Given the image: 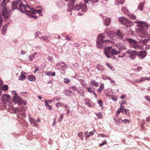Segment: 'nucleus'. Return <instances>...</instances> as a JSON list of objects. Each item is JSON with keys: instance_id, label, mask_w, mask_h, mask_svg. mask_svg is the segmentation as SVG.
Here are the masks:
<instances>
[{"instance_id": "nucleus-42", "label": "nucleus", "mask_w": 150, "mask_h": 150, "mask_svg": "<svg viewBox=\"0 0 150 150\" xmlns=\"http://www.w3.org/2000/svg\"><path fill=\"white\" fill-rule=\"evenodd\" d=\"M116 1L118 4L120 3L121 4H122L124 1V0H116Z\"/></svg>"}, {"instance_id": "nucleus-4", "label": "nucleus", "mask_w": 150, "mask_h": 150, "mask_svg": "<svg viewBox=\"0 0 150 150\" xmlns=\"http://www.w3.org/2000/svg\"><path fill=\"white\" fill-rule=\"evenodd\" d=\"M0 9L1 11L2 16L0 15V27L1 26L2 22V16L4 18L7 19L8 18L9 16L6 7L1 6L0 7Z\"/></svg>"}, {"instance_id": "nucleus-34", "label": "nucleus", "mask_w": 150, "mask_h": 150, "mask_svg": "<svg viewBox=\"0 0 150 150\" xmlns=\"http://www.w3.org/2000/svg\"><path fill=\"white\" fill-rule=\"evenodd\" d=\"M148 40L146 39L143 40H141L140 41V42L143 43L145 45L146 43L148 42Z\"/></svg>"}, {"instance_id": "nucleus-30", "label": "nucleus", "mask_w": 150, "mask_h": 150, "mask_svg": "<svg viewBox=\"0 0 150 150\" xmlns=\"http://www.w3.org/2000/svg\"><path fill=\"white\" fill-rule=\"evenodd\" d=\"M6 0H3V1L1 3V5L0 7L2 6H5L6 4Z\"/></svg>"}, {"instance_id": "nucleus-31", "label": "nucleus", "mask_w": 150, "mask_h": 150, "mask_svg": "<svg viewBox=\"0 0 150 150\" xmlns=\"http://www.w3.org/2000/svg\"><path fill=\"white\" fill-rule=\"evenodd\" d=\"M8 86L7 85H4L2 88V90L4 91H6L8 89Z\"/></svg>"}, {"instance_id": "nucleus-53", "label": "nucleus", "mask_w": 150, "mask_h": 150, "mask_svg": "<svg viewBox=\"0 0 150 150\" xmlns=\"http://www.w3.org/2000/svg\"><path fill=\"white\" fill-rule=\"evenodd\" d=\"M34 14H32L29 15V16H30L31 17H33L34 18H37V16H34L33 15Z\"/></svg>"}, {"instance_id": "nucleus-22", "label": "nucleus", "mask_w": 150, "mask_h": 150, "mask_svg": "<svg viewBox=\"0 0 150 150\" xmlns=\"http://www.w3.org/2000/svg\"><path fill=\"white\" fill-rule=\"evenodd\" d=\"M104 33L107 34V35L109 36L110 35L112 34V32L111 31H110L109 29H106L105 31L104 32Z\"/></svg>"}, {"instance_id": "nucleus-2", "label": "nucleus", "mask_w": 150, "mask_h": 150, "mask_svg": "<svg viewBox=\"0 0 150 150\" xmlns=\"http://www.w3.org/2000/svg\"><path fill=\"white\" fill-rule=\"evenodd\" d=\"M12 93L13 96L12 100L13 102H14L15 103L19 105H21L22 104H26L25 102L23 101V100L19 96L16 91H12Z\"/></svg>"}, {"instance_id": "nucleus-32", "label": "nucleus", "mask_w": 150, "mask_h": 150, "mask_svg": "<svg viewBox=\"0 0 150 150\" xmlns=\"http://www.w3.org/2000/svg\"><path fill=\"white\" fill-rule=\"evenodd\" d=\"M129 16L130 18H131V19L132 20L135 19L136 18V16L134 15L133 14L129 15Z\"/></svg>"}, {"instance_id": "nucleus-36", "label": "nucleus", "mask_w": 150, "mask_h": 150, "mask_svg": "<svg viewBox=\"0 0 150 150\" xmlns=\"http://www.w3.org/2000/svg\"><path fill=\"white\" fill-rule=\"evenodd\" d=\"M12 109L13 111L14 112V113H16V112L18 111L19 112V113L20 114V112H19L18 111V109L17 108H12Z\"/></svg>"}, {"instance_id": "nucleus-38", "label": "nucleus", "mask_w": 150, "mask_h": 150, "mask_svg": "<svg viewBox=\"0 0 150 150\" xmlns=\"http://www.w3.org/2000/svg\"><path fill=\"white\" fill-rule=\"evenodd\" d=\"M70 88L74 91H77V89L76 87L75 86H72L70 87Z\"/></svg>"}, {"instance_id": "nucleus-15", "label": "nucleus", "mask_w": 150, "mask_h": 150, "mask_svg": "<svg viewBox=\"0 0 150 150\" xmlns=\"http://www.w3.org/2000/svg\"><path fill=\"white\" fill-rule=\"evenodd\" d=\"M116 35L119 39L122 40L123 39V36L120 30H118L117 33Z\"/></svg>"}, {"instance_id": "nucleus-6", "label": "nucleus", "mask_w": 150, "mask_h": 150, "mask_svg": "<svg viewBox=\"0 0 150 150\" xmlns=\"http://www.w3.org/2000/svg\"><path fill=\"white\" fill-rule=\"evenodd\" d=\"M136 23H138L137 26L140 29L142 32L147 30L148 28V24L146 22L142 21L136 22Z\"/></svg>"}, {"instance_id": "nucleus-44", "label": "nucleus", "mask_w": 150, "mask_h": 150, "mask_svg": "<svg viewBox=\"0 0 150 150\" xmlns=\"http://www.w3.org/2000/svg\"><path fill=\"white\" fill-rule=\"evenodd\" d=\"M34 58V55L33 54L29 56V59L31 60H33Z\"/></svg>"}, {"instance_id": "nucleus-45", "label": "nucleus", "mask_w": 150, "mask_h": 150, "mask_svg": "<svg viewBox=\"0 0 150 150\" xmlns=\"http://www.w3.org/2000/svg\"><path fill=\"white\" fill-rule=\"evenodd\" d=\"M87 91L89 93H93L94 92V91L92 90V89L91 88H87Z\"/></svg>"}, {"instance_id": "nucleus-12", "label": "nucleus", "mask_w": 150, "mask_h": 150, "mask_svg": "<svg viewBox=\"0 0 150 150\" xmlns=\"http://www.w3.org/2000/svg\"><path fill=\"white\" fill-rule=\"evenodd\" d=\"M42 11L40 10H38L37 11H35L34 10H33L32 11H27L26 10V13L27 15H29L32 14H36L37 13H38L39 14H40Z\"/></svg>"}, {"instance_id": "nucleus-43", "label": "nucleus", "mask_w": 150, "mask_h": 150, "mask_svg": "<svg viewBox=\"0 0 150 150\" xmlns=\"http://www.w3.org/2000/svg\"><path fill=\"white\" fill-rule=\"evenodd\" d=\"M45 74L48 76H50L51 75V72L50 71H47L45 72Z\"/></svg>"}, {"instance_id": "nucleus-11", "label": "nucleus", "mask_w": 150, "mask_h": 150, "mask_svg": "<svg viewBox=\"0 0 150 150\" xmlns=\"http://www.w3.org/2000/svg\"><path fill=\"white\" fill-rule=\"evenodd\" d=\"M105 38V35L103 34H99L98 37V40L97 42L98 43L102 42L104 43L105 41L103 40Z\"/></svg>"}, {"instance_id": "nucleus-28", "label": "nucleus", "mask_w": 150, "mask_h": 150, "mask_svg": "<svg viewBox=\"0 0 150 150\" xmlns=\"http://www.w3.org/2000/svg\"><path fill=\"white\" fill-rule=\"evenodd\" d=\"M70 81V80L67 78H65L64 79V82L66 84H68Z\"/></svg>"}, {"instance_id": "nucleus-35", "label": "nucleus", "mask_w": 150, "mask_h": 150, "mask_svg": "<svg viewBox=\"0 0 150 150\" xmlns=\"http://www.w3.org/2000/svg\"><path fill=\"white\" fill-rule=\"evenodd\" d=\"M106 65L112 70H114V67L111 66L109 64L107 63L106 64Z\"/></svg>"}, {"instance_id": "nucleus-27", "label": "nucleus", "mask_w": 150, "mask_h": 150, "mask_svg": "<svg viewBox=\"0 0 150 150\" xmlns=\"http://www.w3.org/2000/svg\"><path fill=\"white\" fill-rule=\"evenodd\" d=\"M78 136L80 138L81 140H83V136L82 134V132H80L78 134Z\"/></svg>"}, {"instance_id": "nucleus-48", "label": "nucleus", "mask_w": 150, "mask_h": 150, "mask_svg": "<svg viewBox=\"0 0 150 150\" xmlns=\"http://www.w3.org/2000/svg\"><path fill=\"white\" fill-rule=\"evenodd\" d=\"M146 77H142L141 78V79L139 81H137V82H139L142 81H144L145 80H146Z\"/></svg>"}, {"instance_id": "nucleus-21", "label": "nucleus", "mask_w": 150, "mask_h": 150, "mask_svg": "<svg viewBox=\"0 0 150 150\" xmlns=\"http://www.w3.org/2000/svg\"><path fill=\"white\" fill-rule=\"evenodd\" d=\"M7 26V25H5V26L3 27L2 29V33L3 35L5 34V33H6L7 30L6 28Z\"/></svg>"}, {"instance_id": "nucleus-54", "label": "nucleus", "mask_w": 150, "mask_h": 150, "mask_svg": "<svg viewBox=\"0 0 150 150\" xmlns=\"http://www.w3.org/2000/svg\"><path fill=\"white\" fill-rule=\"evenodd\" d=\"M3 84V83L2 80L0 79V87L2 86Z\"/></svg>"}, {"instance_id": "nucleus-26", "label": "nucleus", "mask_w": 150, "mask_h": 150, "mask_svg": "<svg viewBox=\"0 0 150 150\" xmlns=\"http://www.w3.org/2000/svg\"><path fill=\"white\" fill-rule=\"evenodd\" d=\"M26 78V76L23 74H22V73H21V75L19 77V80H23Z\"/></svg>"}, {"instance_id": "nucleus-14", "label": "nucleus", "mask_w": 150, "mask_h": 150, "mask_svg": "<svg viewBox=\"0 0 150 150\" xmlns=\"http://www.w3.org/2000/svg\"><path fill=\"white\" fill-rule=\"evenodd\" d=\"M121 51V50L120 49L118 50L115 49H112V55H117L120 53Z\"/></svg>"}, {"instance_id": "nucleus-39", "label": "nucleus", "mask_w": 150, "mask_h": 150, "mask_svg": "<svg viewBox=\"0 0 150 150\" xmlns=\"http://www.w3.org/2000/svg\"><path fill=\"white\" fill-rule=\"evenodd\" d=\"M84 135L88 138L90 136V135L89 134V133L88 132H84Z\"/></svg>"}, {"instance_id": "nucleus-33", "label": "nucleus", "mask_w": 150, "mask_h": 150, "mask_svg": "<svg viewBox=\"0 0 150 150\" xmlns=\"http://www.w3.org/2000/svg\"><path fill=\"white\" fill-rule=\"evenodd\" d=\"M96 115L99 118H100L102 117V114L100 112L96 113Z\"/></svg>"}, {"instance_id": "nucleus-50", "label": "nucleus", "mask_w": 150, "mask_h": 150, "mask_svg": "<svg viewBox=\"0 0 150 150\" xmlns=\"http://www.w3.org/2000/svg\"><path fill=\"white\" fill-rule=\"evenodd\" d=\"M122 122H125V123L126 122L129 123L130 122V121L129 120L127 119H125L124 120H122Z\"/></svg>"}, {"instance_id": "nucleus-3", "label": "nucleus", "mask_w": 150, "mask_h": 150, "mask_svg": "<svg viewBox=\"0 0 150 150\" xmlns=\"http://www.w3.org/2000/svg\"><path fill=\"white\" fill-rule=\"evenodd\" d=\"M18 4L19 7L18 9L21 12H24L22 8H24L25 12L26 9L25 6L22 4L21 0H17L16 2L13 1L12 3V9L14 10L18 7L17 5Z\"/></svg>"}, {"instance_id": "nucleus-7", "label": "nucleus", "mask_w": 150, "mask_h": 150, "mask_svg": "<svg viewBox=\"0 0 150 150\" xmlns=\"http://www.w3.org/2000/svg\"><path fill=\"white\" fill-rule=\"evenodd\" d=\"M119 21L126 26H128V24L131 21L124 17H121L119 18Z\"/></svg>"}, {"instance_id": "nucleus-16", "label": "nucleus", "mask_w": 150, "mask_h": 150, "mask_svg": "<svg viewBox=\"0 0 150 150\" xmlns=\"http://www.w3.org/2000/svg\"><path fill=\"white\" fill-rule=\"evenodd\" d=\"M29 120L30 123L33 125V127L37 126L36 122L33 118L32 117H30V118Z\"/></svg>"}, {"instance_id": "nucleus-61", "label": "nucleus", "mask_w": 150, "mask_h": 150, "mask_svg": "<svg viewBox=\"0 0 150 150\" xmlns=\"http://www.w3.org/2000/svg\"><path fill=\"white\" fill-rule=\"evenodd\" d=\"M146 120L147 121H149L150 120V117H148L146 119Z\"/></svg>"}, {"instance_id": "nucleus-1", "label": "nucleus", "mask_w": 150, "mask_h": 150, "mask_svg": "<svg viewBox=\"0 0 150 150\" xmlns=\"http://www.w3.org/2000/svg\"><path fill=\"white\" fill-rule=\"evenodd\" d=\"M66 1L69 2L70 6L67 10L71 11L73 9L77 10H81L83 12H85L87 10V6L85 4H82L81 3L76 4L75 6H74L75 0H65Z\"/></svg>"}, {"instance_id": "nucleus-9", "label": "nucleus", "mask_w": 150, "mask_h": 150, "mask_svg": "<svg viewBox=\"0 0 150 150\" xmlns=\"http://www.w3.org/2000/svg\"><path fill=\"white\" fill-rule=\"evenodd\" d=\"M10 99V96L7 94L3 95L2 96V100L4 103L8 102Z\"/></svg>"}, {"instance_id": "nucleus-60", "label": "nucleus", "mask_w": 150, "mask_h": 150, "mask_svg": "<svg viewBox=\"0 0 150 150\" xmlns=\"http://www.w3.org/2000/svg\"><path fill=\"white\" fill-rule=\"evenodd\" d=\"M65 65H64V66H62V65L61 66V67H62V68H63V67H65L66 68H67L68 67V66L67 65L64 64Z\"/></svg>"}, {"instance_id": "nucleus-17", "label": "nucleus", "mask_w": 150, "mask_h": 150, "mask_svg": "<svg viewBox=\"0 0 150 150\" xmlns=\"http://www.w3.org/2000/svg\"><path fill=\"white\" fill-rule=\"evenodd\" d=\"M90 83L92 86H95L96 87H98L99 85V84L98 82L93 80L91 81Z\"/></svg>"}, {"instance_id": "nucleus-23", "label": "nucleus", "mask_w": 150, "mask_h": 150, "mask_svg": "<svg viewBox=\"0 0 150 150\" xmlns=\"http://www.w3.org/2000/svg\"><path fill=\"white\" fill-rule=\"evenodd\" d=\"M28 79L31 81H34L35 80V77L33 76H28Z\"/></svg>"}, {"instance_id": "nucleus-24", "label": "nucleus", "mask_w": 150, "mask_h": 150, "mask_svg": "<svg viewBox=\"0 0 150 150\" xmlns=\"http://www.w3.org/2000/svg\"><path fill=\"white\" fill-rule=\"evenodd\" d=\"M39 38L40 39H42L46 42H49V40L47 39V38L46 36H42L41 37H39Z\"/></svg>"}, {"instance_id": "nucleus-51", "label": "nucleus", "mask_w": 150, "mask_h": 150, "mask_svg": "<svg viewBox=\"0 0 150 150\" xmlns=\"http://www.w3.org/2000/svg\"><path fill=\"white\" fill-rule=\"evenodd\" d=\"M145 98L146 100L148 101L149 102H150V98L149 96H146L145 97Z\"/></svg>"}, {"instance_id": "nucleus-37", "label": "nucleus", "mask_w": 150, "mask_h": 150, "mask_svg": "<svg viewBox=\"0 0 150 150\" xmlns=\"http://www.w3.org/2000/svg\"><path fill=\"white\" fill-rule=\"evenodd\" d=\"M63 115L62 114L61 115V116H60V117H59V118L58 122H61L62 121V120L63 119Z\"/></svg>"}, {"instance_id": "nucleus-8", "label": "nucleus", "mask_w": 150, "mask_h": 150, "mask_svg": "<svg viewBox=\"0 0 150 150\" xmlns=\"http://www.w3.org/2000/svg\"><path fill=\"white\" fill-rule=\"evenodd\" d=\"M104 52L105 55L108 58H110L112 55L111 48L109 47L105 49V50Z\"/></svg>"}, {"instance_id": "nucleus-29", "label": "nucleus", "mask_w": 150, "mask_h": 150, "mask_svg": "<svg viewBox=\"0 0 150 150\" xmlns=\"http://www.w3.org/2000/svg\"><path fill=\"white\" fill-rule=\"evenodd\" d=\"M123 112L127 115H129V110L126 109H123Z\"/></svg>"}, {"instance_id": "nucleus-18", "label": "nucleus", "mask_w": 150, "mask_h": 150, "mask_svg": "<svg viewBox=\"0 0 150 150\" xmlns=\"http://www.w3.org/2000/svg\"><path fill=\"white\" fill-rule=\"evenodd\" d=\"M97 68L100 71H103L104 69V67L102 65L98 64L97 66Z\"/></svg>"}, {"instance_id": "nucleus-58", "label": "nucleus", "mask_w": 150, "mask_h": 150, "mask_svg": "<svg viewBox=\"0 0 150 150\" xmlns=\"http://www.w3.org/2000/svg\"><path fill=\"white\" fill-rule=\"evenodd\" d=\"M89 134L90 135V136H92L94 134V132H93V131H92L89 132Z\"/></svg>"}, {"instance_id": "nucleus-40", "label": "nucleus", "mask_w": 150, "mask_h": 150, "mask_svg": "<svg viewBox=\"0 0 150 150\" xmlns=\"http://www.w3.org/2000/svg\"><path fill=\"white\" fill-rule=\"evenodd\" d=\"M112 99L114 101H116L117 100V98L115 96H112Z\"/></svg>"}, {"instance_id": "nucleus-41", "label": "nucleus", "mask_w": 150, "mask_h": 150, "mask_svg": "<svg viewBox=\"0 0 150 150\" xmlns=\"http://www.w3.org/2000/svg\"><path fill=\"white\" fill-rule=\"evenodd\" d=\"M98 103L100 107H102L103 106V102L100 99L99 100Z\"/></svg>"}, {"instance_id": "nucleus-20", "label": "nucleus", "mask_w": 150, "mask_h": 150, "mask_svg": "<svg viewBox=\"0 0 150 150\" xmlns=\"http://www.w3.org/2000/svg\"><path fill=\"white\" fill-rule=\"evenodd\" d=\"M104 85L103 83L100 84V87L99 88L98 90V92L99 93L101 92L104 89Z\"/></svg>"}, {"instance_id": "nucleus-19", "label": "nucleus", "mask_w": 150, "mask_h": 150, "mask_svg": "<svg viewBox=\"0 0 150 150\" xmlns=\"http://www.w3.org/2000/svg\"><path fill=\"white\" fill-rule=\"evenodd\" d=\"M110 20L109 18H106L105 20V24L106 26H108L110 24Z\"/></svg>"}, {"instance_id": "nucleus-57", "label": "nucleus", "mask_w": 150, "mask_h": 150, "mask_svg": "<svg viewBox=\"0 0 150 150\" xmlns=\"http://www.w3.org/2000/svg\"><path fill=\"white\" fill-rule=\"evenodd\" d=\"M106 143V141H105L104 142H103L102 144H100V146H102L104 145Z\"/></svg>"}, {"instance_id": "nucleus-10", "label": "nucleus", "mask_w": 150, "mask_h": 150, "mask_svg": "<svg viewBox=\"0 0 150 150\" xmlns=\"http://www.w3.org/2000/svg\"><path fill=\"white\" fill-rule=\"evenodd\" d=\"M146 52L145 51H141L137 52V55L140 59H143L145 57L146 55Z\"/></svg>"}, {"instance_id": "nucleus-49", "label": "nucleus", "mask_w": 150, "mask_h": 150, "mask_svg": "<svg viewBox=\"0 0 150 150\" xmlns=\"http://www.w3.org/2000/svg\"><path fill=\"white\" fill-rule=\"evenodd\" d=\"M85 103L86 104L90 106L89 101L87 99H85Z\"/></svg>"}, {"instance_id": "nucleus-62", "label": "nucleus", "mask_w": 150, "mask_h": 150, "mask_svg": "<svg viewBox=\"0 0 150 150\" xmlns=\"http://www.w3.org/2000/svg\"><path fill=\"white\" fill-rule=\"evenodd\" d=\"M21 53V54H24L25 53V52L23 50H22Z\"/></svg>"}, {"instance_id": "nucleus-46", "label": "nucleus", "mask_w": 150, "mask_h": 150, "mask_svg": "<svg viewBox=\"0 0 150 150\" xmlns=\"http://www.w3.org/2000/svg\"><path fill=\"white\" fill-rule=\"evenodd\" d=\"M124 107L121 105V108L118 110L120 112H122L123 110Z\"/></svg>"}, {"instance_id": "nucleus-56", "label": "nucleus", "mask_w": 150, "mask_h": 150, "mask_svg": "<svg viewBox=\"0 0 150 150\" xmlns=\"http://www.w3.org/2000/svg\"><path fill=\"white\" fill-rule=\"evenodd\" d=\"M40 33V32H37L35 33V37H37L38 35H39V34Z\"/></svg>"}, {"instance_id": "nucleus-25", "label": "nucleus", "mask_w": 150, "mask_h": 150, "mask_svg": "<svg viewBox=\"0 0 150 150\" xmlns=\"http://www.w3.org/2000/svg\"><path fill=\"white\" fill-rule=\"evenodd\" d=\"M144 2H142L141 3L139 6L138 7V8L140 10H142L143 9V6H144Z\"/></svg>"}, {"instance_id": "nucleus-64", "label": "nucleus", "mask_w": 150, "mask_h": 150, "mask_svg": "<svg viewBox=\"0 0 150 150\" xmlns=\"http://www.w3.org/2000/svg\"><path fill=\"white\" fill-rule=\"evenodd\" d=\"M55 75V73L54 72H52V73H51V75L52 76H54Z\"/></svg>"}, {"instance_id": "nucleus-52", "label": "nucleus", "mask_w": 150, "mask_h": 150, "mask_svg": "<svg viewBox=\"0 0 150 150\" xmlns=\"http://www.w3.org/2000/svg\"><path fill=\"white\" fill-rule=\"evenodd\" d=\"M62 105L60 103H57L55 104L56 106L57 107L58 106L59 107L60 106Z\"/></svg>"}, {"instance_id": "nucleus-59", "label": "nucleus", "mask_w": 150, "mask_h": 150, "mask_svg": "<svg viewBox=\"0 0 150 150\" xmlns=\"http://www.w3.org/2000/svg\"><path fill=\"white\" fill-rule=\"evenodd\" d=\"M56 124V118H55L54 120V122L53 123L52 125L53 126H54V125Z\"/></svg>"}, {"instance_id": "nucleus-13", "label": "nucleus", "mask_w": 150, "mask_h": 150, "mask_svg": "<svg viewBox=\"0 0 150 150\" xmlns=\"http://www.w3.org/2000/svg\"><path fill=\"white\" fill-rule=\"evenodd\" d=\"M127 52V53H129V57L131 59H134L135 58L136 56L137 55V52L136 51L130 52L129 53L128 51Z\"/></svg>"}, {"instance_id": "nucleus-55", "label": "nucleus", "mask_w": 150, "mask_h": 150, "mask_svg": "<svg viewBox=\"0 0 150 150\" xmlns=\"http://www.w3.org/2000/svg\"><path fill=\"white\" fill-rule=\"evenodd\" d=\"M74 45L75 47H78L79 45V43H74Z\"/></svg>"}, {"instance_id": "nucleus-63", "label": "nucleus", "mask_w": 150, "mask_h": 150, "mask_svg": "<svg viewBox=\"0 0 150 150\" xmlns=\"http://www.w3.org/2000/svg\"><path fill=\"white\" fill-rule=\"evenodd\" d=\"M45 105L49 107V106L50 105H49L48 104V103L47 102V101L45 100Z\"/></svg>"}, {"instance_id": "nucleus-47", "label": "nucleus", "mask_w": 150, "mask_h": 150, "mask_svg": "<svg viewBox=\"0 0 150 150\" xmlns=\"http://www.w3.org/2000/svg\"><path fill=\"white\" fill-rule=\"evenodd\" d=\"M86 3H87L89 1H91L93 2H96L98 1V0H84Z\"/></svg>"}, {"instance_id": "nucleus-5", "label": "nucleus", "mask_w": 150, "mask_h": 150, "mask_svg": "<svg viewBox=\"0 0 150 150\" xmlns=\"http://www.w3.org/2000/svg\"><path fill=\"white\" fill-rule=\"evenodd\" d=\"M126 40L130 44L131 46L136 49H142V47L139 45L137 41L129 38H126Z\"/></svg>"}]
</instances>
